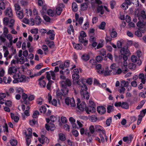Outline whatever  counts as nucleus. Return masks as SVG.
I'll use <instances>...</instances> for the list:
<instances>
[{
  "label": "nucleus",
  "instance_id": "obj_1",
  "mask_svg": "<svg viewBox=\"0 0 146 146\" xmlns=\"http://www.w3.org/2000/svg\"><path fill=\"white\" fill-rule=\"evenodd\" d=\"M60 86L62 87L60 92L58 90L56 92V95L57 96L61 97L65 96L68 94L69 90L67 88L71 86L72 83L70 80L67 79L65 81L60 82Z\"/></svg>",
  "mask_w": 146,
  "mask_h": 146
},
{
  "label": "nucleus",
  "instance_id": "obj_2",
  "mask_svg": "<svg viewBox=\"0 0 146 146\" xmlns=\"http://www.w3.org/2000/svg\"><path fill=\"white\" fill-rule=\"evenodd\" d=\"M13 78L14 80L13 81L14 83L20 82H25L26 81V77L25 76L22 75L20 77L19 74H17L13 76Z\"/></svg>",
  "mask_w": 146,
  "mask_h": 146
},
{
  "label": "nucleus",
  "instance_id": "obj_3",
  "mask_svg": "<svg viewBox=\"0 0 146 146\" xmlns=\"http://www.w3.org/2000/svg\"><path fill=\"white\" fill-rule=\"evenodd\" d=\"M137 25L139 27L138 30L142 33H144L146 31V22H144L142 23L139 21L137 23Z\"/></svg>",
  "mask_w": 146,
  "mask_h": 146
},
{
  "label": "nucleus",
  "instance_id": "obj_4",
  "mask_svg": "<svg viewBox=\"0 0 146 146\" xmlns=\"http://www.w3.org/2000/svg\"><path fill=\"white\" fill-rule=\"evenodd\" d=\"M65 102L66 105L68 106L70 105L71 107H74L76 105L74 100L73 98H66L65 99Z\"/></svg>",
  "mask_w": 146,
  "mask_h": 146
},
{
  "label": "nucleus",
  "instance_id": "obj_5",
  "mask_svg": "<svg viewBox=\"0 0 146 146\" xmlns=\"http://www.w3.org/2000/svg\"><path fill=\"white\" fill-rule=\"evenodd\" d=\"M137 17L139 21L144 22L145 21V22H146V15L145 11L143 10L141 12V15H138Z\"/></svg>",
  "mask_w": 146,
  "mask_h": 146
},
{
  "label": "nucleus",
  "instance_id": "obj_6",
  "mask_svg": "<svg viewBox=\"0 0 146 146\" xmlns=\"http://www.w3.org/2000/svg\"><path fill=\"white\" fill-rule=\"evenodd\" d=\"M120 52L121 54L123 56V57L125 56L127 57L130 54V52L127 48H125L124 47L121 48Z\"/></svg>",
  "mask_w": 146,
  "mask_h": 146
},
{
  "label": "nucleus",
  "instance_id": "obj_7",
  "mask_svg": "<svg viewBox=\"0 0 146 146\" xmlns=\"http://www.w3.org/2000/svg\"><path fill=\"white\" fill-rule=\"evenodd\" d=\"M72 78L73 79V82L74 84H80V82L78 80L80 78L79 75L77 73H74L72 74Z\"/></svg>",
  "mask_w": 146,
  "mask_h": 146
},
{
  "label": "nucleus",
  "instance_id": "obj_8",
  "mask_svg": "<svg viewBox=\"0 0 146 146\" xmlns=\"http://www.w3.org/2000/svg\"><path fill=\"white\" fill-rule=\"evenodd\" d=\"M38 139L40 142L42 144L44 143L48 144L49 142V140L48 138L43 135H41V137L38 138Z\"/></svg>",
  "mask_w": 146,
  "mask_h": 146
},
{
  "label": "nucleus",
  "instance_id": "obj_9",
  "mask_svg": "<svg viewBox=\"0 0 146 146\" xmlns=\"http://www.w3.org/2000/svg\"><path fill=\"white\" fill-rule=\"evenodd\" d=\"M46 78L48 80H50L51 76L52 77V80H54L55 79V74L54 73V72L51 71L46 72Z\"/></svg>",
  "mask_w": 146,
  "mask_h": 146
},
{
  "label": "nucleus",
  "instance_id": "obj_10",
  "mask_svg": "<svg viewBox=\"0 0 146 146\" xmlns=\"http://www.w3.org/2000/svg\"><path fill=\"white\" fill-rule=\"evenodd\" d=\"M98 72L99 74H101L105 76H109L110 75V70L108 71V68H106L105 69L103 68L102 69L98 70Z\"/></svg>",
  "mask_w": 146,
  "mask_h": 146
},
{
  "label": "nucleus",
  "instance_id": "obj_11",
  "mask_svg": "<svg viewBox=\"0 0 146 146\" xmlns=\"http://www.w3.org/2000/svg\"><path fill=\"white\" fill-rule=\"evenodd\" d=\"M17 71V69L16 67L15 66H11L9 68L8 70V74L10 75L14 74L15 75L16 74V73Z\"/></svg>",
  "mask_w": 146,
  "mask_h": 146
},
{
  "label": "nucleus",
  "instance_id": "obj_12",
  "mask_svg": "<svg viewBox=\"0 0 146 146\" xmlns=\"http://www.w3.org/2000/svg\"><path fill=\"white\" fill-rule=\"evenodd\" d=\"M96 107L94 106H91L89 105V106L86 109V113L88 114L89 113V112L93 113L96 111Z\"/></svg>",
  "mask_w": 146,
  "mask_h": 146
},
{
  "label": "nucleus",
  "instance_id": "obj_13",
  "mask_svg": "<svg viewBox=\"0 0 146 146\" xmlns=\"http://www.w3.org/2000/svg\"><path fill=\"white\" fill-rule=\"evenodd\" d=\"M5 14L7 16L12 18L13 17L12 11L11 8H8L6 10Z\"/></svg>",
  "mask_w": 146,
  "mask_h": 146
},
{
  "label": "nucleus",
  "instance_id": "obj_14",
  "mask_svg": "<svg viewBox=\"0 0 146 146\" xmlns=\"http://www.w3.org/2000/svg\"><path fill=\"white\" fill-rule=\"evenodd\" d=\"M123 58L124 61L123 62V66L125 68L124 70H123V72L124 73H125L127 70V61L128 59V58L127 57L124 56V57H123Z\"/></svg>",
  "mask_w": 146,
  "mask_h": 146
},
{
  "label": "nucleus",
  "instance_id": "obj_15",
  "mask_svg": "<svg viewBox=\"0 0 146 146\" xmlns=\"http://www.w3.org/2000/svg\"><path fill=\"white\" fill-rule=\"evenodd\" d=\"M77 108L79 109L81 111H83L85 110L86 108V104L84 102H82L80 105L77 104Z\"/></svg>",
  "mask_w": 146,
  "mask_h": 146
},
{
  "label": "nucleus",
  "instance_id": "obj_16",
  "mask_svg": "<svg viewBox=\"0 0 146 146\" xmlns=\"http://www.w3.org/2000/svg\"><path fill=\"white\" fill-rule=\"evenodd\" d=\"M28 98V95L25 93H23L22 95V98L23 100V103L27 105L29 104V102L28 100H27Z\"/></svg>",
  "mask_w": 146,
  "mask_h": 146
},
{
  "label": "nucleus",
  "instance_id": "obj_17",
  "mask_svg": "<svg viewBox=\"0 0 146 146\" xmlns=\"http://www.w3.org/2000/svg\"><path fill=\"white\" fill-rule=\"evenodd\" d=\"M45 127L46 129L48 131H49V130H53L55 128L54 124L51 122H50L48 124H45Z\"/></svg>",
  "mask_w": 146,
  "mask_h": 146
},
{
  "label": "nucleus",
  "instance_id": "obj_18",
  "mask_svg": "<svg viewBox=\"0 0 146 146\" xmlns=\"http://www.w3.org/2000/svg\"><path fill=\"white\" fill-rule=\"evenodd\" d=\"M97 110L98 112L100 114H102L106 111V109L104 106H99L97 108Z\"/></svg>",
  "mask_w": 146,
  "mask_h": 146
},
{
  "label": "nucleus",
  "instance_id": "obj_19",
  "mask_svg": "<svg viewBox=\"0 0 146 146\" xmlns=\"http://www.w3.org/2000/svg\"><path fill=\"white\" fill-rule=\"evenodd\" d=\"M46 34L48 35H49V38L51 40H53L54 39L55 34L53 30H49L46 33Z\"/></svg>",
  "mask_w": 146,
  "mask_h": 146
},
{
  "label": "nucleus",
  "instance_id": "obj_20",
  "mask_svg": "<svg viewBox=\"0 0 146 146\" xmlns=\"http://www.w3.org/2000/svg\"><path fill=\"white\" fill-rule=\"evenodd\" d=\"M84 37L81 36H79V40L80 42L82 43H84V46H86L88 44V40L84 39Z\"/></svg>",
  "mask_w": 146,
  "mask_h": 146
},
{
  "label": "nucleus",
  "instance_id": "obj_21",
  "mask_svg": "<svg viewBox=\"0 0 146 146\" xmlns=\"http://www.w3.org/2000/svg\"><path fill=\"white\" fill-rule=\"evenodd\" d=\"M133 137L131 136H130L129 137H125L123 138V140L124 142L127 141V143H130L131 142Z\"/></svg>",
  "mask_w": 146,
  "mask_h": 146
},
{
  "label": "nucleus",
  "instance_id": "obj_22",
  "mask_svg": "<svg viewBox=\"0 0 146 146\" xmlns=\"http://www.w3.org/2000/svg\"><path fill=\"white\" fill-rule=\"evenodd\" d=\"M16 13L17 17L19 19H22L24 17V15L23 12L22 11H17Z\"/></svg>",
  "mask_w": 146,
  "mask_h": 146
},
{
  "label": "nucleus",
  "instance_id": "obj_23",
  "mask_svg": "<svg viewBox=\"0 0 146 146\" xmlns=\"http://www.w3.org/2000/svg\"><path fill=\"white\" fill-rule=\"evenodd\" d=\"M82 59L85 61H87L90 58V56L89 55L87 54H83L82 57Z\"/></svg>",
  "mask_w": 146,
  "mask_h": 146
},
{
  "label": "nucleus",
  "instance_id": "obj_24",
  "mask_svg": "<svg viewBox=\"0 0 146 146\" xmlns=\"http://www.w3.org/2000/svg\"><path fill=\"white\" fill-rule=\"evenodd\" d=\"M58 136L59 140L62 141H64L66 139L65 135L62 133H60L59 134H58Z\"/></svg>",
  "mask_w": 146,
  "mask_h": 146
},
{
  "label": "nucleus",
  "instance_id": "obj_25",
  "mask_svg": "<svg viewBox=\"0 0 146 146\" xmlns=\"http://www.w3.org/2000/svg\"><path fill=\"white\" fill-rule=\"evenodd\" d=\"M73 46L75 49L77 50H81L82 48V45L79 44H74Z\"/></svg>",
  "mask_w": 146,
  "mask_h": 146
},
{
  "label": "nucleus",
  "instance_id": "obj_26",
  "mask_svg": "<svg viewBox=\"0 0 146 146\" xmlns=\"http://www.w3.org/2000/svg\"><path fill=\"white\" fill-rule=\"evenodd\" d=\"M35 21L37 25H39L41 23V19L39 16H37L35 18Z\"/></svg>",
  "mask_w": 146,
  "mask_h": 146
},
{
  "label": "nucleus",
  "instance_id": "obj_27",
  "mask_svg": "<svg viewBox=\"0 0 146 146\" xmlns=\"http://www.w3.org/2000/svg\"><path fill=\"white\" fill-rule=\"evenodd\" d=\"M97 10L98 12H100L101 15L103 14L104 12V7L103 6H100L98 7Z\"/></svg>",
  "mask_w": 146,
  "mask_h": 146
},
{
  "label": "nucleus",
  "instance_id": "obj_28",
  "mask_svg": "<svg viewBox=\"0 0 146 146\" xmlns=\"http://www.w3.org/2000/svg\"><path fill=\"white\" fill-rule=\"evenodd\" d=\"M72 10L74 12H76L77 11L78 8L77 4L76 3L74 2L72 3Z\"/></svg>",
  "mask_w": 146,
  "mask_h": 146
},
{
  "label": "nucleus",
  "instance_id": "obj_29",
  "mask_svg": "<svg viewBox=\"0 0 146 146\" xmlns=\"http://www.w3.org/2000/svg\"><path fill=\"white\" fill-rule=\"evenodd\" d=\"M129 83V82L128 81H126L124 80L122 81L121 83V86L124 87H127Z\"/></svg>",
  "mask_w": 146,
  "mask_h": 146
},
{
  "label": "nucleus",
  "instance_id": "obj_30",
  "mask_svg": "<svg viewBox=\"0 0 146 146\" xmlns=\"http://www.w3.org/2000/svg\"><path fill=\"white\" fill-rule=\"evenodd\" d=\"M10 142L12 146H16L18 143L17 141L15 139H11L10 140Z\"/></svg>",
  "mask_w": 146,
  "mask_h": 146
},
{
  "label": "nucleus",
  "instance_id": "obj_31",
  "mask_svg": "<svg viewBox=\"0 0 146 146\" xmlns=\"http://www.w3.org/2000/svg\"><path fill=\"white\" fill-rule=\"evenodd\" d=\"M3 80L4 82L6 84L10 83L11 81V78L10 77H9L8 78L4 77Z\"/></svg>",
  "mask_w": 146,
  "mask_h": 146
},
{
  "label": "nucleus",
  "instance_id": "obj_32",
  "mask_svg": "<svg viewBox=\"0 0 146 146\" xmlns=\"http://www.w3.org/2000/svg\"><path fill=\"white\" fill-rule=\"evenodd\" d=\"M136 67V65L135 64L133 63H130L129 64L128 67L129 68L132 70L135 69Z\"/></svg>",
  "mask_w": 146,
  "mask_h": 146
},
{
  "label": "nucleus",
  "instance_id": "obj_33",
  "mask_svg": "<svg viewBox=\"0 0 146 146\" xmlns=\"http://www.w3.org/2000/svg\"><path fill=\"white\" fill-rule=\"evenodd\" d=\"M121 107L123 108L127 109L129 108V105L127 103L123 102L121 103Z\"/></svg>",
  "mask_w": 146,
  "mask_h": 146
},
{
  "label": "nucleus",
  "instance_id": "obj_34",
  "mask_svg": "<svg viewBox=\"0 0 146 146\" xmlns=\"http://www.w3.org/2000/svg\"><path fill=\"white\" fill-rule=\"evenodd\" d=\"M88 5L86 3H84L81 4V9L83 11L86 10L88 8Z\"/></svg>",
  "mask_w": 146,
  "mask_h": 146
},
{
  "label": "nucleus",
  "instance_id": "obj_35",
  "mask_svg": "<svg viewBox=\"0 0 146 146\" xmlns=\"http://www.w3.org/2000/svg\"><path fill=\"white\" fill-rule=\"evenodd\" d=\"M110 35L112 38L116 37L117 36V32L113 29L110 32Z\"/></svg>",
  "mask_w": 146,
  "mask_h": 146
},
{
  "label": "nucleus",
  "instance_id": "obj_36",
  "mask_svg": "<svg viewBox=\"0 0 146 146\" xmlns=\"http://www.w3.org/2000/svg\"><path fill=\"white\" fill-rule=\"evenodd\" d=\"M74 32V30L73 29V26L72 25H71L68 29V32L69 34H71L72 32L73 33Z\"/></svg>",
  "mask_w": 146,
  "mask_h": 146
},
{
  "label": "nucleus",
  "instance_id": "obj_37",
  "mask_svg": "<svg viewBox=\"0 0 146 146\" xmlns=\"http://www.w3.org/2000/svg\"><path fill=\"white\" fill-rule=\"evenodd\" d=\"M6 94L8 96L9 95L8 92H6V94L4 93H1L0 94V100H3V98H5L6 96Z\"/></svg>",
  "mask_w": 146,
  "mask_h": 146
},
{
  "label": "nucleus",
  "instance_id": "obj_38",
  "mask_svg": "<svg viewBox=\"0 0 146 146\" xmlns=\"http://www.w3.org/2000/svg\"><path fill=\"white\" fill-rule=\"evenodd\" d=\"M62 11V8L60 7H58L56 8V13L58 15H60Z\"/></svg>",
  "mask_w": 146,
  "mask_h": 146
},
{
  "label": "nucleus",
  "instance_id": "obj_39",
  "mask_svg": "<svg viewBox=\"0 0 146 146\" xmlns=\"http://www.w3.org/2000/svg\"><path fill=\"white\" fill-rule=\"evenodd\" d=\"M28 134H26V136L27 137H29L32 136V130L31 128H29L28 130Z\"/></svg>",
  "mask_w": 146,
  "mask_h": 146
},
{
  "label": "nucleus",
  "instance_id": "obj_40",
  "mask_svg": "<svg viewBox=\"0 0 146 146\" xmlns=\"http://www.w3.org/2000/svg\"><path fill=\"white\" fill-rule=\"evenodd\" d=\"M103 130V128L100 125H96L95 126V130L97 132H99Z\"/></svg>",
  "mask_w": 146,
  "mask_h": 146
},
{
  "label": "nucleus",
  "instance_id": "obj_41",
  "mask_svg": "<svg viewBox=\"0 0 146 146\" xmlns=\"http://www.w3.org/2000/svg\"><path fill=\"white\" fill-rule=\"evenodd\" d=\"M39 84L40 87L44 88L46 85V83L44 80L39 81Z\"/></svg>",
  "mask_w": 146,
  "mask_h": 146
},
{
  "label": "nucleus",
  "instance_id": "obj_42",
  "mask_svg": "<svg viewBox=\"0 0 146 146\" xmlns=\"http://www.w3.org/2000/svg\"><path fill=\"white\" fill-rule=\"evenodd\" d=\"M113 106H108L107 108V112L108 113H110L111 112L113 111Z\"/></svg>",
  "mask_w": 146,
  "mask_h": 146
},
{
  "label": "nucleus",
  "instance_id": "obj_43",
  "mask_svg": "<svg viewBox=\"0 0 146 146\" xmlns=\"http://www.w3.org/2000/svg\"><path fill=\"white\" fill-rule=\"evenodd\" d=\"M89 25V23L87 21L82 27V28L84 30H86L88 28Z\"/></svg>",
  "mask_w": 146,
  "mask_h": 146
},
{
  "label": "nucleus",
  "instance_id": "obj_44",
  "mask_svg": "<svg viewBox=\"0 0 146 146\" xmlns=\"http://www.w3.org/2000/svg\"><path fill=\"white\" fill-rule=\"evenodd\" d=\"M106 23L104 22H102L100 25L99 26V28L100 29L102 30H104V27L106 25Z\"/></svg>",
  "mask_w": 146,
  "mask_h": 146
},
{
  "label": "nucleus",
  "instance_id": "obj_45",
  "mask_svg": "<svg viewBox=\"0 0 146 146\" xmlns=\"http://www.w3.org/2000/svg\"><path fill=\"white\" fill-rule=\"evenodd\" d=\"M90 119L91 121L95 122L97 120V118L95 115H92L90 117Z\"/></svg>",
  "mask_w": 146,
  "mask_h": 146
},
{
  "label": "nucleus",
  "instance_id": "obj_46",
  "mask_svg": "<svg viewBox=\"0 0 146 146\" xmlns=\"http://www.w3.org/2000/svg\"><path fill=\"white\" fill-rule=\"evenodd\" d=\"M112 118L110 117L106 121V124L108 126L110 125V123L111 122Z\"/></svg>",
  "mask_w": 146,
  "mask_h": 146
},
{
  "label": "nucleus",
  "instance_id": "obj_47",
  "mask_svg": "<svg viewBox=\"0 0 146 146\" xmlns=\"http://www.w3.org/2000/svg\"><path fill=\"white\" fill-rule=\"evenodd\" d=\"M89 129L90 133L93 134L94 132L95 129L94 126L92 125L90 126Z\"/></svg>",
  "mask_w": 146,
  "mask_h": 146
},
{
  "label": "nucleus",
  "instance_id": "obj_48",
  "mask_svg": "<svg viewBox=\"0 0 146 146\" xmlns=\"http://www.w3.org/2000/svg\"><path fill=\"white\" fill-rule=\"evenodd\" d=\"M47 13L50 16L52 17L54 15V12L52 10L50 9H48L47 11Z\"/></svg>",
  "mask_w": 146,
  "mask_h": 146
},
{
  "label": "nucleus",
  "instance_id": "obj_49",
  "mask_svg": "<svg viewBox=\"0 0 146 146\" xmlns=\"http://www.w3.org/2000/svg\"><path fill=\"white\" fill-rule=\"evenodd\" d=\"M83 97L84 98L88 100L90 97L89 93L87 92H85V93L83 94Z\"/></svg>",
  "mask_w": 146,
  "mask_h": 146
},
{
  "label": "nucleus",
  "instance_id": "obj_50",
  "mask_svg": "<svg viewBox=\"0 0 146 146\" xmlns=\"http://www.w3.org/2000/svg\"><path fill=\"white\" fill-rule=\"evenodd\" d=\"M131 60L132 62H135L137 60V56L134 55H132L131 57Z\"/></svg>",
  "mask_w": 146,
  "mask_h": 146
},
{
  "label": "nucleus",
  "instance_id": "obj_51",
  "mask_svg": "<svg viewBox=\"0 0 146 146\" xmlns=\"http://www.w3.org/2000/svg\"><path fill=\"white\" fill-rule=\"evenodd\" d=\"M39 114V113L38 111H36L33 113V118H36L38 117Z\"/></svg>",
  "mask_w": 146,
  "mask_h": 146
},
{
  "label": "nucleus",
  "instance_id": "obj_52",
  "mask_svg": "<svg viewBox=\"0 0 146 146\" xmlns=\"http://www.w3.org/2000/svg\"><path fill=\"white\" fill-rule=\"evenodd\" d=\"M40 111L41 113H44L46 111V108L44 106H42L40 108Z\"/></svg>",
  "mask_w": 146,
  "mask_h": 146
},
{
  "label": "nucleus",
  "instance_id": "obj_53",
  "mask_svg": "<svg viewBox=\"0 0 146 146\" xmlns=\"http://www.w3.org/2000/svg\"><path fill=\"white\" fill-rule=\"evenodd\" d=\"M141 32L139 30L137 31L135 33V35L138 37H141L142 36V34Z\"/></svg>",
  "mask_w": 146,
  "mask_h": 146
},
{
  "label": "nucleus",
  "instance_id": "obj_54",
  "mask_svg": "<svg viewBox=\"0 0 146 146\" xmlns=\"http://www.w3.org/2000/svg\"><path fill=\"white\" fill-rule=\"evenodd\" d=\"M111 8L112 9H113L115 5V2L114 1H112L110 2Z\"/></svg>",
  "mask_w": 146,
  "mask_h": 146
},
{
  "label": "nucleus",
  "instance_id": "obj_55",
  "mask_svg": "<svg viewBox=\"0 0 146 146\" xmlns=\"http://www.w3.org/2000/svg\"><path fill=\"white\" fill-rule=\"evenodd\" d=\"M48 81L49 82L47 85L46 87L49 90L51 87V84L53 82L50 80Z\"/></svg>",
  "mask_w": 146,
  "mask_h": 146
},
{
  "label": "nucleus",
  "instance_id": "obj_56",
  "mask_svg": "<svg viewBox=\"0 0 146 146\" xmlns=\"http://www.w3.org/2000/svg\"><path fill=\"white\" fill-rule=\"evenodd\" d=\"M70 64V61L68 60H66L64 62V66L65 67L68 68Z\"/></svg>",
  "mask_w": 146,
  "mask_h": 146
},
{
  "label": "nucleus",
  "instance_id": "obj_57",
  "mask_svg": "<svg viewBox=\"0 0 146 146\" xmlns=\"http://www.w3.org/2000/svg\"><path fill=\"white\" fill-rule=\"evenodd\" d=\"M3 131L4 132L6 131L7 132H8V127L7 123H5L4 125L3 126Z\"/></svg>",
  "mask_w": 146,
  "mask_h": 146
},
{
  "label": "nucleus",
  "instance_id": "obj_58",
  "mask_svg": "<svg viewBox=\"0 0 146 146\" xmlns=\"http://www.w3.org/2000/svg\"><path fill=\"white\" fill-rule=\"evenodd\" d=\"M28 24L30 25L33 26L34 25V21L33 19H29Z\"/></svg>",
  "mask_w": 146,
  "mask_h": 146
},
{
  "label": "nucleus",
  "instance_id": "obj_59",
  "mask_svg": "<svg viewBox=\"0 0 146 146\" xmlns=\"http://www.w3.org/2000/svg\"><path fill=\"white\" fill-rule=\"evenodd\" d=\"M72 133L73 135L75 137H77L79 134L78 131L76 130H73L72 131Z\"/></svg>",
  "mask_w": 146,
  "mask_h": 146
},
{
  "label": "nucleus",
  "instance_id": "obj_60",
  "mask_svg": "<svg viewBox=\"0 0 146 146\" xmlns=\"http://www.w3.org/2000/svg\"><path fill=\"white\" fill-rule=\"evenodd\" d=\"M3 34L6 36L7 34H8L9 33L8 29L6 27H4L3 28Z\"/></svg>",
  "mask_w": 146,
  "mask_h": 146
},
{
  "label": "nucleus",
  "instance_id": "obj_61",
  "mask_svg": "<svg viewBox=\"0 0 146 146\" xmlns=\"http://www.w3.org/2000/svg\"><path fill=\"white\" fill-rule=\"evenodd\" d=\"M100 52V54L103 56H105L106 55V51L104 49H101Z\"/></svg>",
  "mask_w": 146,
  "mask_h": 146
},
{
  "label": "nucleus",
  "instance_id": "obj_62",
  "mask_svg": "<svg viewBox=\"0 0 146 146\" xmlns=\"http://www.w3.org/2000/svg\"><path fill=\"white\" fill-rule=\"evenodd\" d=\"M14 7H15V10L19 11L21 9L20 5L18 3H15L14 4Z\"/></svg>",
  "mask_w": 146,
  "mask_h": 146
},
{
  "label": "nucleus",
  "instance_id": "obj_63",
  "mask_svg": "<svg viewBox=\"0 0 146 146\" xmlns=\"http://www.w3.org/2000/svg\"><path fill=\"white\" fill-rule=\"evenodd\" d=\"M5 8V4L4 2H2L0 3V9H4Z\"/></svg>",
  "mask_w": 146,
  "mask_h": 146
},
{
  "label": "nucleus",
  "instance_id": "obj_64",
  "mask_svg": "<svg viewBox=\"0 0 146 146\" xmlns=\"http://www.w3.org/2000/svg\"><path fill=\"white\" fill-rule=\"evenodd\" d=\"M52 105H53L56 106L57 104V102L56 100L55 99H54L51 102Z\"/></svg>",
  "mask_w": 146,
  "mask_h": 146
}]
</instances>
